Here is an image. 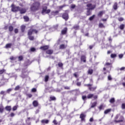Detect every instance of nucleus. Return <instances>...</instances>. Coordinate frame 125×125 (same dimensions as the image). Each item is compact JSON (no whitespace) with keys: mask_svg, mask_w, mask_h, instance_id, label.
I'll use <instances>...</instances> for the list:
<instances>
[{"mask_svg":"<svg viewBox=\"0 0 125 125\" xmlns=\"http://www.w3.org/2000/svg\"><path fill=\"white\" fill-rule=\"evenodd\" d=\"M38 33V31L31 29L28 31V38L29 39L30 41H33L34 40V37L31 36V35H33V34H37Z\"/></svg>","mask_w":125,"mask_h":125,"instance_id":"obj_1","label":"nucleus"},{"mask_svg":"<svg viewBox=\"0 0 125 125\" xmlns=\"http://www.w3.org/2000/svg\"><path fill=\"white\" fill-rule=\"evenodd\" d=\"M87 7H89V8L87 9V13H86V15L87 16H89V15H90V14H91V12H90V10H92V9H94V8H95V5H92L90 3L87 4Z\"/></svg>","mask_w":125,"mask_h":125,"instance_id":"obj_2","label":"nucleus"},{"mask_svg":"<svg viewBox=\"0 0 125 125\" xmlns=\"http://www.w3.org/2000/svg\"><path fill=\"white\" fill-rule=\"evenodd\" d=\"M40 7V2H36L34 3L31 6V9L32 11H37Z\"/></svg>","mask_w":125,"mask_h":125,"instance_id":"obj_3","label":"nucleus"},{"mask_svg":"<svg viewBox=\"0 0 125 125\" xmlns=\"http://www.w3.org/2000/svg\"><path fill=\"white\" fill-rule=\"evenodd\" d=\"M49 12H50V9L47 10V6L44 5L42 12V14H43V15H44V14H48Z\"/></svg>","mask_w":125,"mask_h":125,"instance_id":"obj_4","label":"nucleus"},{"mask_svg":"<svg viewBox=\"0 0 125 125\" xmlns=\"http://www.w3.org/2000/svg\"><path fill=\"white\" fill-rule=\"evenodd\" d=\"M11 7V10L12 11H13V12H16L17 11H19V9L20 8L19 6H15L14 4H12Z\"/></svg>","mask_w":125,"mask_h":125,"instance_id":"obj_5","label":"nucleus"},{"mask_svg":"<svg viewBox=\"0 0 125 125\" xmlns=\"http://www.w3.org/2000/svg\"><path fill=\"white\" fill-rule=\"evenodd\" d=\"M62 18L63 19H65V21H67V20H68V19L69 18V16L68 15V13H64L62 15Z\"/></svg>","mask_w":125,"mask_h":125,"instance_id":"obj_6","label":"nucleus"},{"mask_svg":"<svg viewBox=\"0 0 125 125\" xmlns=\"http://www.w3.org/2000/svg\"><path fill=\"white\" fill-rule=\"evenodd\" d=\"M19 11H20L21 14H24V13H26V9L24 8L20 7V9Z\"/></svg>","mask_w":125,"mask_h":125,"instance_id":"obj_7","label":"nucleus"},{"mask_svg":"<svg viewBox=\"0 0 125 125\" xmlns=\"http://www.w3.org/2000/svg\"><path fill=\"white\" fill-rule=\"evenodd\" d=\"M92 97H93V98H94V99H97V96H93V94H89L87 97V98H88V99H90V98H92Z\"/></svg>","mask_w":125,"mask_h":125,"instance_id":"obj_8","label":"nucleus"},{"mask_svg":"<svg viewBox=\"0 0 125 125\" xmlns=\"http://www.w3.org/2000/svg\"><path fill=\"white\" fill-rule=\"evenodd\" d=\"M57 28H58V24H56V25L54 26L53 27H51V28H50V31L53 32V31H55V30H56Z\"/></svg>","mask_w":125,"mask_h":125,"instance_id":"obj_9","label":"nucleus"},{"mask_svg":"<svg viewBox=\"0 0 125 125\" xmlns=\"http://www.w3.org/2000/svg\"><path fill=\"white\" fill-rule=\"evenodd\" d=\"M85 85H86L87 86H88V87H89V90L92 91V90H94V89H95L96 88H93V87H91V85H92V84H86Z\"/></svg>","mask_w":125,"mask_h":125,"instance_id":"obj_10","label":"nucleus"},{"mask_svg":"<svg viewBox=\"0 0 125 125\" xmlns=\"http://www.w3.org/2000/svg\"><path fill=\"white\" fill-rule=\"evenodd\" d=\"M41 49L42 50H46V49H48V45H45L40 47Z\"/></svg>","mask_w":125,"mask_h":125,"instance_id":"obj_11","label":"nucleus"},{"mask_svg":"<svg viewBox=\"0 0 125 125\" xmlns=\"http://www.w3.org/2000/svg\"><path fill=\"white\" fill-rule=\"evenodd\" d=\"M21 77L22 78V79H25V78H27V77H28V75L27 74H24V71H22V74Z\"/></svg>","mask_w":125,"mask_h":125,"instance_id":"obj_12","label":"nucleus"},{"mask_svg":"<svg viewBox=\"0 0 125 125\" xmlns=\"http://www.w3.org/2000/svg\"><path fill=\"white\" fill-rule=\"evenodd\" d=\"M33 105L34 106V107H37L39 105V103H38V101H34L33 102Z\"/></svg>","mask_w":125,"mask_h":125,"instance_id":"obj_13","label":"nucleus"},{"mask_svg":"<svg viewBox=\"0 0 125 125\" xmlns=\"http://www.w3.org/2000/svg\"><path fill=\"white\" fill-rule=\"evenodd\" d=\"M66 45H65V44H61L60 46V49H64V48H66Z\"/></svg>","mask_w":125,"mask_h":125,"instance_id":"obj_14","label":"nucleus"},{"mask_svg":"<svg viewBox=\"0 0 125 125\" xmlns=\"http://www.w3.org/2000/svg\"><path fill=\"white\" fill-rule=\"evenodd\" d=\"M25 29H26V26L24 25H22L21 26V32H24L25 31Z\"/></svg>","mask_w":125,"mask_h":125,"instance_id":"obj_15","label":"nucleus"},{"mask_svg":"<svg viewBox=\"0 0 125 125\" xmlns=\"http://www.w3.org/2000/svg\"><path fill=\"white\" fill-rule=\"evenodd\" d=\"M104 108H105V106L103 104H101L99 107V109L100 111H101V110H104Z\"/></svg>","mask_w":125,"mask_h":125,"instance_id":"obj_16","label":"nucleus"},{"mask_svg":"<svg viewBox=\"0 0 125 125\" xmlns=\"http://www.w3.org/2000/svg\"><path fill=\"white\" fill-rule=\"evenodd\" d=\"M4 108L3 107V106L2 105H0V113H3V110Z\"/></svg>","mask_w":125,"mask_h":125,"instance_id":"obj_17","label":"nucleus"},{"mask_svg":"<svg viewBox=\"0 0 125 125\" xmlns=\"http://www.w3.org/2000/svg\"><path fill=\"white\" fill-rule=\"evenodd\" d=\"M93 73V70L92 69H89L88 70V75H92Z\"/></svg>","mask_w":125,"mask_h":125,"instance_id":"obj_18","label":"nucleus"},{"mask_svg":"<svg viewBox=\"0 0 125 125\" xmlns=\"http://www.w3.org/2000/svg\"><path fill=\"white\" fill-rule=\"evenodd\" d=\"M41 122L42 124H48L49 121L48 120H43Z\"/></svg>","mask_w":125,"mask_h":125,"instance_id":"obj_19","label":"nucleus"},{"mask_svg":"<svg viewBox=\"0 0 125 125\" xmlns=\"http://www.w3.org/2000/svg\"><path fill=\"white\" fill-rule=\"evenodd\" d=\"M80 118L82 121H84V118H85V116H84L83 114H82L80 115Z\"/></svg>","mask_w":125,"mask_h":125,"instance_id":"obj_20","label":"nucleus"},{"mask_svg":"<svg viewBox=\"0 0 125 125\" xmlns=\"http://www.w3.org/2000/svg\"><path fill=\"white\" fill-rule=\"evenodd\" d=\"M47 54H52L53 53V50H48L46 51Z\"/></svg>","mask_w":125,"mask_h":125,"instance_id":"obj_21","label":"nucleus"},{"mask_svg":"<svg viewBox=\"0 0 125 125\" xmlns=\"http://www.w3.org/2000/svg\"><path fill=\"white\" fill-rule=\"evenodd\" d=\"M58 13V11H52L51 12V14H52V15H53V16H55V15H57Z\"/></svg>","mask_w":125,"mask_h":125,"instance_id":"obj_22","label":"nucleus"},{"mask_svg":"<svg viewBox=\"0 0 125 125\" xmlns=\"http://www.w3.org/2000/svg\"><path fill=\"white\" fill-rule=\"evenodd\" d=\"M31 63H32V62H30V61L29 60H27L25 63V65L28 66V65H30V64H31Z\"/></svg>","mask_w":125,"mask_h":125,"instance_id":"obj_23","label":"nucleus"},{"mask_svg":"<svg viewBox=\"0 0 125 125\" xmlns=\"http://www.w3.org/2000/svg\"><path fill=\"white\" fill-rule=\"evenodd\" d=\"M67 33V28H64L62 31V35H65Z\"/></svg>","mask_w":125,"mask_h":125,"instance_id":"obj_24","label":"nucleus"},{"mask_svg":"<svg viewBox=\"0 0 125 125\" xmlns=\"http://www.w3.org/2000/svg\"><path fill=\"white\" fill-rule=\"evenodd\" d=\"M5 109H6V111H11V106H7L5 107Z\"/></svg>","mask_w":125,"mask_h":125,"instance_id":"obj_25","label":"nucleus"},{"mask_svg":"<svg viewBox=\"0 0 125 125\" xmlns=\"http://www.w3.org/2000/svg\"><path fill=\"white\" fill-rule=\"evenodd\" d=\"M23 19L24 20V21H26V22H28V21H29V17H28V16H24L23 17Z\"/></svg>","mask_w":125,"mask_h":125,"instance_id":"obj_26","label":"nucleus"},{"mask_svg":"<svg viewBox=\"0 0 125 125\" xmlns=\"http://www.w3.org/2000/svg\"><path fill=\"white\" fill-rule=\"evenodd\" d=\"M81 61H83V62H85V56H82L81 57Z\"/></svg>","mask_w":125,"mask_h":125,"instance_id":"obj_27","label":"nucleus"},{"mask_svg":"<svg viewBox=\"0 0 125 125\" xmlns=\"http://www.w3.org/2000/svg\"><path fill=\"white\" fill-rule=\"evenodd\" d=\"M113 8L116 10L117 8H118V4L117 3H115L113 5Z\"/></svg>","mask_w":125,"mask_h":125,"instance_id":"obj_28","label":"nucleus"},{"mask_svg":"<svg viewBox=\"0 0 125 125\" xmlns=\"http://www.w3.org/2000/svg\"><path fill=\"white\" fill-rule=\"evenodd\" d=\"M97 104V102H95L94 103H93L92 104V105L91 106V108H94V107H95V106H96V104Z\"/></svg>","mask_w":125,"mask_h":125,"instance_id":"obj_29","label":"nucleus"},{"mask_svg":"<svg viewBox=\"0 0 125 125\" xmlns=\"http://www.w3.org/2000/svg\"><path fill=\"white\" fill-rule=\"evenodd\" d=\"M11 43H8L6 45V48H10L11 47Z\"/></svg>","mask_w":125,"mask_h":125,"instance_id":"obj_30","label":"nucleus"},{"mask_svg":"<svg viewBox=\"0 0 125 125\" xmlns=\"http://www.w3.org/2000/svg\"><path fill=\"white\" fill-rule=\"evenodd\" d=\"M1 95H6V92L4 91H1L0 93Z\"/></svg>","mask_w":125,"mask_h":125,"instance_id":"obj_31","label":"nucleus"},{"mask_svg":"<svg viewBox=\"0 0 125 125\" xmlns=\"http://www.w3.org/2000/svg\"><path fill=\"white\" fill-rule=\"evenodd\" d=\"M9 32H12V31H13V26H10L9 27Z\"/></svg>","mask_w":125,"mask_h":125,"instance_id":"obj_32","label":"nucleus"},{"mask_svg":"<svg viewBox=\"0 0 125 125\" xmlns=\"http://www.w3.org/2000/svg\"><path fill=\"white\" fill-rule=\"evenodd\" d=\"M49 79V76L48 75H46L45 77V82L46 83V82L48 81V79Z\"/></svg>","mask_w":125,"mask_h":125,"instance_id":"obj_33","label":"nucleus"},{"mask_svg":"<svg viewBox=\"0 0 125 125\" xmlns=\"http://www.w3.org/2000/svg\"><path fill=\"white\" fill-rule=\"evenodd\" d=\"M110 111H111V109H106V110L104 111V113L105 114H108V113H109V112H110Z\"/></svg>","mask_w":125,"mask_h":125,"instance_id":"obj_34","label":"nucleus"},{"mask_svg":"<svg viewBox=\"0 0 125 125\" xmlns=\"http://www.w3.org/2000/svg\"><path fill=\"white\" fill-rule=\"evenodd\" d=\"M94 17H95V15H93L92 16L89 18V20L90 21H91L92 20H93L94 19Z\"/></svg>","mask_w":125,"mask_h":125,"instance_id":"obj_35","label":"nucleus"},{"mask_svg":"<svg viewBox=\"0 0 125 125\" xmlns=\"http://www.w3.org/2000/svg\"><path fill=\"white\" fill-rule=\"evenodd\" d=\"M109 102L110 103H114V102H115V99L114 98H112L110 100Z\"/></svg>","mask_w":125,"mask_h":125,"instance_id":"obj_36","label":"nucleus"},{"mask_svg":"<svg viewBox=\"0 0 125 125\" xmlns=\"http://www.w3.org/2000/svg\"><path fill=\"white\" fill-rule=\"evenodd\" d=\"M111 58H115V57H117V55L116 54H111Z\"/></svg>","mask_w":125,"mask_h":125,"instance_id":"obj_37","label":"nucleus"},{"mask_svg":"<svg viewBox=\"0 0 125 125\" xmlns=\"http://www.w3.org/2000/svg\"><path fill=\"white\" fill-rule=\"evenodd\" d=\"M5 69H2L0 70V74L1 75L3 74V73H5Z\"/></svg>","mask_w":125,"mask_h":125,"instance_id":"obj_38","label":"nucleus"},{"mask_svg":"<svg viewBox=\"0 0 125 125\" xmlns=\"http://www.w3.org/2000/svg\"><path fill=\"white\" fill-rule=\"evenodd\" d=\"M122 120L119 121H115V123H120V122H123V120H124V117L123 116H121Z\"/></svg>","mask_w":125,"mask_h":125,"instance_id":"obj_39","label":"nucleus"},{"mask_svg":"<svg viewBox=\"0 0 125 125\" xmlns=\"http://www.w3.org/2000/svg\"><path fill=\"white\" fill-rule=\"evenodd\" d=\"M73 29L75 30H78L79 29V25H75L73 26Z\"/></svg>","mask_w":125,"mask_h":125,"instance_id":"obj_40","label":"nucleus"},{"mask_svg":"<svg viewBox=\"0 0 125 125\" xmlns=\"http://www.w3.org/2000/svg\"><path fill=\"white\" fill-rule=\"evenodd\" d=\"M30 51H31L32 52H34L36 51V48H35L34 47L31 48Z\"/></svg>","mask_w":125,"mask_h":125,"instance_id":"obj_41","label":"nucleus"},{"mask_svg":"<svg viewBox=\"0 0 125 125\" xmlns=\"http://www.w3.org/2000/svg\"><path fill=\"white\" fill-rule=\"evenodd\" d=\"M120 28L121 30H124V28H125V25L121 24L120 26Z\"/></svg>","mask_w":125,"mask_h":125,"instance_id":"obj_42","label":"nucleus"},{"mask_svg":"<svg viewBox=\"0 0 125 125\" xmlns=\"http://www.w3.org/2000/svg\"><path fill=\"white\" fill-rule=\"evenodd\" d=\"M103 15V11H101L98 14V16H102Z\"/></svg>","mask_w":125,"mask_h":125,"instance_id":"obj_43","label":"nucleus"},{"mask_svg":"<svg viewBox=\"0 0 125 125\" xmlns=\"http://www.w3.org/2000/svg\"><path fill=\"white\" fill-rule=\"evenodd\" d=\"M17 106H14L13 107V111H16L17 110Z\"/></svg>","mask_w":125,"mask_h":125,"instance_id":"obj_44","label":"nucleus"},{"mask_svg":"<svg viewBox=\"0 0 125 125\" xmlns=\"http://www.w3.org/2000/svg\"><path fill=\"white\" fill-rule=\"evenodd\" d=\"M23 60V57L22 56H20L19 57V61H21Z\"/></svg>","mask_w":125,"mask_h":125,"instance_id":"obj_45","label":"nucleus"},{"mask_svg":"<svg viewBox=\"0 0 125 125\" xmlns=\"http://www.w3.org/2000/svg\"><path fill=\"white\" fill-rule=\"evenodd\" d=\"M37 91V89L36 88H33L32 89V92H36Z\"/></svg>","mask_w":125,"mask_h":125,"instance_id":"obj_46","label":"nucleus"},{"mask_svg":"<svg viewBox=\"0 0 125 125\" xmlns=\"http://www.w3.org/2000/svg\"><path fill=\"white\" fill-rule=\"evenodd\" d=\"M11 90H12V89H11V88L8 89L6 91V92L7 93H9V92H10V91H11Z\"/></svg>","mask_w":125,"mask_h":125,"instance_id":"obj_47","label":"nucleus"},{"mask_svg":"<svg viewBox=\"0 0 125 125\" xmlns=\"http://www.w3.org/2000/svg\"><path fill=\"white\" fill-rule=\"evenodd\" d=\"M19 88H20V87L19 86H17L15 88V90H19Z\"/></svg>","mask_w":125,"mask_h":125,"instance_id":"obj_48","label":"nucleus"},{"mask_svg":"<svg viewBox=\"0 0 125 125\" xmlns=\"http://www.w3.org/2000/svg\"><path fill=\"white\" fill-rule=\"evenodd\" d=\"M108 81H111V80H112V77H111V75H109V76H108Z\"/></svg>","mask_w":125,"mask_h":125,"instance_id":"obj_49","label":"nucleus"},{"mask_svg":"<svg viewBox=\"0 0 125 125\" xmlns=\"http://www.w3.org/2000/svg\"><path fill=\"white\" fill-rule=\"evenodd\" d=\"M119 58H120V59L123 58V57H124V54H120L119 55Z\"/></svg>","mask_w":125,"mask_h":125,"instance_id":"obj_50","label":"nucleus"},{"mask_svg":"<svg viewBox=\"0 0 125 125\" xmlns=\"http://www.w3.org/2000/svg\"><path fill=\"white\" fill-rule=\"evenodd\" d=\"M59 67H62L63 66V63L60 62L58 63Z\"/></svg>","mask_w":125,"mask_h":125,"instance_id":"obj_51","label":"nucleus"},{"mask_svg":"<svg viewBox=\"0 0 125 125\" xmlns=\"http://www.w3.org/2000/svg\"><path fill=\"white\" fill-rule=\"evenodd\" d=\"M99 27H100V28H103V27H104V25H103V23H100Z\"/></svg>","mask_w":125,"mask_h":125,"instance_id":"obj_52","label":"nucleus"},{"mask_svg":"<svg viewBox=\"0 0 125 125\" xmlns=\"http://www.w3.org/2000/svg\"><path fill=\"white\" fill-rule=\"evenodd\" d=\"M82 99L83 100H85V99H86V96H82Z\"/></svg>","mask_w":125,"mask_h":125,"instance_id":"obj_53","label":"nucleus"},{"mask_svg":"<svg viewBox=\"0 0 125 125\" xmlns=\"http://www.w3.org/2000/svg\"><path fill=\"white\" fill-rule=\"evenodd\" d=\"M118 20H119V21H124V18H119L118 19Z\"/></svg>","mask_w":125,"mask_h":125,"instance_id":"obj_54","label":"nucleus"},{"mask_svg":"<svg viewBox=\"0 0 125 125\" xmlns=\"http://www.w3.org/2000/svg\"><path fill=\"white\" fill-rule=\"evenodd\" d=\"M74 77H75V78H77L78 77V73L75 72V73H74Z\"/></svg>","mask_w":125,"mask_h":125,"instance_id":"obj_55","label":"nucleus"},{"mask_svg":"<svg viewBox=\"0 0 125 125\" xmlns=\"http://www.w3.org/2000/svg\"><path fill=\"white\" fill-rule=\"evenodd\" d=\"M122 107V109H125V104H123Z\"/></svg>","mask_w":125,"mask_h":125,"instance_id":"obj_56","label":"nucleus"},{"mask_svg":"<svg viewBox=\"0 0 125 125\" xmlns=\"http://www.w3.org/2000/svg\"><path fill=\"white\" fill-rule=\"evenodd\" d=\"M53 124H54V125H57V121H56L55 120H54L53 121Z\"/></svg>","mask_w":125,"mask_h":125,"instance_id":"obj_57","label":"nucleus"},{"mask_svg":"<svg viewBox=\"0 0 125 125\" xmlns=\"http://www.w3.org/2000/svg\"><path fill=\"white\" fill-rule=\"evenodd\" d=\"M14 116H15V114L14 113H11L10 117H14Z\"/></svg>","mask_w":125,"mask_h":125,"instance_id":"obj_58","label":"nucleus"},{"mask_svg":"<svg viewBox=\"0 0 125 125\" xmlns=\"http://www.w3.org/2000/svg\"><path fill=\"white\" fill-rule=\"evenodd\" d=\"M51 100H55V97H50Z\"/></svg>","mask_w":125,"mask_h":125,"instance_id":"obj_59","label":"nucleus"},{"mask_svg":"<svg viewBox=\"0 0 125 125\" xmlns=\"http://www.w3.org/2000/svg\"><path fill=\"white\" fill-rule=\"evenodd\" d=\"M15 34H17L18 33V29H15Z\"/></svg>","mask_w":125,"mask_h":125,"instance_id":"obj_60","label":"nucleus"},{"mask_svg":"<svg viewBox=\"0 0 125 125\" xmlns=\"http://www.w3.org/2000/svg\"><path fill=\"white\" fill-rule=\"evenodd\" d=\"M77 85H78V86H80V85H81V82H78V83H77Z\"/></svg>","mask_w":125,"mask_h":125,"instance_id":"obj_61","label":"nucleus"},{"mask_svg":"<svg viewBox=\"0 0 125 125\" xmlns=\"http://www.w3.org/2000/svg\"><path fill=\"white\" fill-rule=\"evenodd\" d=\"M27 96H28L29 97V98H31V97H32V96H33L32 95V94H29L27 95Z\"/></svg>","mask_w":125,"mask_h":125,"instance_id":"obj_62","label":"nucleus"},{"mask_svg":"<svg viewBox=\"0 0 125 125\" xmlns=\"http://www.w3.org/2000/svg\"><path fill=\"white\" fill-rule=\"evenodd\" d=\"M125 67H122L120 68L121 71H123V70H125Z\"/></svg>","mask_w":125,"mask_h":125,"instance_id":"obj_63","label":"nucleus"},{"mask_svg":"<svg viewBox=\"0 0 125 125\" xmlns=\"http://www.w3.org/2000/svg\"><path fill=\"white\" fill-rule=\"evenodd\" d=\"M89 121L91 122H93V118H91L89 120Z\"/></svg>","mask_w":125,"mask_h":125,"instance_id":"obj_64","label":"nucleus"}]
</instances>
